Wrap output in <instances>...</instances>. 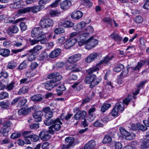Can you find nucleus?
<instances>
[{"label": "nucleus", "instance_id": "nucleus-49", "mask_svg": "<svg viewBox=\"0 0 149 149\" xmlns=\"http://www.w3.org/2000/svg\"><path fill=\"white\" fill-rule=\"evenodd\" d=\"M30 11H31L30 7H26L19 10V12L22 13H25Z\"/></svg>", "mask_w": 149, "mask_h": 149}, {"label": "nucleus", "instance_id": "nucleus-20", "mask_svg": "<svg viewBox=\"0 0 149 149\" xmlns=\"http://www.w3.org/2000/svg\"><path fill=\"white\" fill-rule=\"evenodd\" d=\"M61 52V50L60 49L57 48L51 52L49 56V57L51 58H54L58 56Z\"/></svg>", "mask_w": 149, "mask_h": 149}, {"label": "nucleus", "instance_id": "nucleus-45", "mask_svg": "<svg viewBox=\"0 0 149 149\" xmlns=\"http://www.w3.org/2000/svg\"><path fill=\"white\" fill-rule=\"evenodd\" d=\"M9 94L7 92H2L0 93V100H2L7 98Z\"/></svg>", "mask_w": 149, "mask_h": 149}, {"label": "nucleus", "instance_id": "nucleus-44", "mask_svg": "<svg viewBox=\"0 0 149 149\" xmlns=\"http://www.w3.org/2000/svg\"><path fill=\"white\" fill-rule=\"evenodd\" d=\"M49 13L52 17H54L56 16H58L60 14V13L56 10H51Z\"/></svg>", "mask_w": 149, "mask_h": 149}, {"label": "nucleus", "instance_id": "nucleus-21", "mask_svg": "<svg viewBox=\"0 0 149 149\" xmlns=\"http://www.w3.org/2000/svg\"><path fill=\"white\" fill-rule=\"evenodd\" d=\"M83 13L80 11L74 12L71 15V17L74 19H79L82 17Z\"/></svg>", "mask_w": 149, "mask_h": 149}, {"label": "nucleus", "instance_id": "nucleus-50", "mask_svg": "<svg viewBox=\"0 0 149 149\" xmlns=\"http://www.w3.org/2000/svg\"><path fill=\"white\" fill-rule=\"evenodd\" d=\"M72 115L70 114H68L65 116H64L63 114H61L60 116V117L62 120H64L65 119L67 120L70 119L71 117L72 116Z\"/></svg>", "mask_w": 149, "mask_h": 149}, {"label": "nucleus", "instance_id": "nucleus-23", "mask_svg": "<svg viewBox=\"0 0 149 149\" xmlns=\"http://www.w3.org/2000/svg\"><path fill=\"white\" fill-rule=\"evenodd\" d=\"M95 146V142L94 140H91L84 146V149H93Z\"/></svg>", "mask_w": 149, "mask_h": 149}, {"label": "nucleus", "instance_id": "nucleus-27", "mask_svg": "<svg viewBox=\"0 0 149 149\" xmlns=\"http://www.w3.org/2000/svg\"><path fill=\"white\" fill-rule=\"evenodd\" d=\"M31 11L33 13H35L40 11L43 8V6L39 5V6H34L30 7Z\"/></svg>", "mask_w": 149, "mask_h": 149}, {"label": "nucleus", "instance_id": "nucleus-43", "mask_svg": "<svg viewBox=\"0 0 149 149\" xmlns=\"http://www.w3.org/2000/svg\"><path fill=\"white\" fill-rule=\"evenodd\" d=\"M29 137L31 140L33 142H36L39 139V136L36 134L30 135Z\"/></svg>", "mask_w": 149, "mask_h": 149}, {"label": "nucleus", "instance_id": "nucleus-11", "mask_svg": "<svg viewBox=\"0 0 149 149\" xmlns=\"http://www.w3.org/2000/svg\"><path fill=\"white\" fill-rule=\"evenodd\" d=\"M52 134L49 131V129L48 130H44L40 132L39 136L40 139L43 141L48 140L51 138V136L50 134Z\"/></svg>", "mask_w": 149, "mask_h": 149}, {"label": "nucleus", "instance_id": "nucleus-59", "mask_svg": "<svg viewBox=\"0 0 149 149\" xmlns=\"http://www.w3.org/2000/svg\"><path fill=\"white\" fill-rule=\"evenodd\" d=\"M38 66V64L36 62H33L31 63L30 66V68L33 70L36 69Z\"/></svg>", "mask_w": 149, "mask_h": 149}, {"label": "nucleus", "instance_id": "nucleus-8", "mask_svg": "<svg viewBox=\"0 0 149 149\" xmlns=\"http://www.w3.org/2000/svg\"><path fill=\"white\" fill-rule=\"evenodd\" d=\"M54 21L49 18L42 19L40 21L39 25L43 28H47L53 26Z\"/></svg>", "mask_w": 149, "mask_h": 149}, {"label": "nucleus", "instance_id": "nucleus-53", "mask_svg": "<svg viewBox=\"0 0 149 149\" xmlns=\"http://www.w3.org/2000/svg\"><path fill=\"white\" fill-rule=\"evenodd\" d=\"M50 1V0H40L38 2V4L39 5L43 6L44 8L45 5L49 3Z\"/></svg>", "mask_w": 149, "mask_h": 149}, {"label": "nucleus", "instance_id": "nucleus-2", "mask_svg": "<svg viewBox=\"0 0 149 149\" xmlns=\"http://www.w3.org/2000/svg\"><path fill=\"white\" fill-rule=\"evenodd\" d=\"M93 68V66L87 70L86 71L88 72V74L84 80L86 84H90V87L91 88H92L97 85L101 81L100 79L97 78L96 76L94 74H92L96 71L91 72V73L89 72L88 70Z\"/></svg>", "mask_w": 149, "mask_h": 149}, {"label": "nucleus", "instance_id": "nucleus-5", "mask_svg": "<svg viewBox=\"0 0 149 149\" xmlns=\"http://www.w3.org/2000/svg\"><path fill=\"white\" fill-rule=\"evenodd\" d=\"M98 43V41L96 39L91 37L87 40L85 47L87 49L90 50L95 47Z\"/></svg>", "mask_w": 149, "mask_h": 149}, {"label": "nucleus", "instance_id": "nucleus-32", "mask_svg": "<svg viewBox=\"0 0 149 149\" xmlns=\"http://www.w3.org/2000/svg\"><path fill=\"white\" fill-rule=\"evenodd\" d=\"M111 104L109 103H104L101 107V111L103 113L109 109L111 107Z\"/></svg>", "mask_w": 149, "mask_h": 149}, {"label": "nucleus", "instance_id": "nucleus-17", "mask_svg": "<svg viewBox=\"0 0 149 149\" xmlns=\"http://www.w3.org/2000/svg\"><path fill=\"white\" fill-rule=\"evenodd\" d=\"M86 115V112L85 111H78L74 116V118L76 120L80 119H84Z\"/></svg>", "mask_w": 149, "mask_h": 149}, {"label": "nucleus", "instance_id": "nucleus-51", "mask_svg": "<svg viewBox=\"0 0 149 149\" xmlns=\"http://www.w3.org/2000/svg\"><path fill=\"white\" fill-rule=\"evenodd\" d=\"M21 135V134L20 133L16 132L12 134L11 135L10 137L12 139H15L20 137Z\"/></svg>", "mask_w": 149, "mask_h": 149}, {"label": "nucleus", "instance_id": "nucleus-26", "mask_svg": "<svg viewBox=\"0 0 149 149\" xmlns=\"http://www.w3.org/2000/svg\"><path fill=\"white\" fill-rule=\"evenodd\" d=\"M86 23L82 21L75 25L73 28L76 31H78L84 28L86 25Z\"/></svg>", "mask_w": 149, "mask_h": 149}, {"label": "nucleus", "instance_id": "nucleus-4", "mask_svg": "<svg viewBox=\"0 0 149 149\" xmlns=\"http://www.w3.org/2000/svg\"><path fill=\"white\" fill-rule=\"evenodd\" d=\"M62 124V123L61 121L59 118H57L54 120L53 124L51 126L49 127V131L50 132L53 134L54 133V131L53 130L56 131H58L60 129L61 127V125Z\"/></svg>", "mask_w": 149, "mask_h": 149}, {"label": "nucleus", "instance_id": "nucleus-7", "mask_svg": "<svg viewBox=\"0 0 149 149\" xmlns=\"http://www.w3.org/2000/svg\"><path fill=\"white\" fill-rule=\"evenodd\" d=\"M88 34L87 33H83L79 35L77 37V42H78V45L81 47L84 45H86L87 40L86 39L88 37Z\"/></svg>", "mask_w": 149, "mask_h": 149}, {"label": "nucleus", "instance_id": "nucleus-31", "mask_svg": "<svg viewBox=\"0 0 149 149\" xmlns=\"http://www.w3.org/2000/svg\"><path fill=\"white\" fill-rule=\"evenodd\" d=\"M38 42H40L42 44H44L46 43L47 40L46 39V37L44 35H42L39 36L37 38Z\"/></svg>", "mask_w": 149, "mask_h": 149}, {"label": "nucleus", "instance_id": "nucleus-46", "mask_svg": "<svg viewBox=\"0 0 149 149\" xmlns=\"http://www.w3.org/2000/svg\"><path fill=\"white\" fill-rule=\"evenodd\" d=\"M85 33H87L88 34V37L90 33H92L94 31V29L93 27L91 26H89L87 27L85 29Z\"/></svg>", "mask_w": 149, "mask_h": 149}, {"label": "nucleus", "instance_id": "nucleus-18", "mask_svg": "<svg viewBox=\"0 0 149 149\" xmlns=\"http://www.w3.org/2000/svg\"><path fill=\"white\" fill-rule=\"evenodd\" d=\"M71 5L72 3L70 1L65 0L63 1L61 4V8L62 10H66Z\"/></svg>", "mask_w": 149, "mask_h": 149}, {"label": "nucleus", "instance_id": "nucleus-33", "mask_svg": "<svg viewBox=\"0 0 149 149\" xmlns=\"http://www.w3.org/2000/svg\"><path fill=\"white\" fill-rule=\"evenodd\" d=\"M17 66L16 63L14 61H12L8 63L7 67L9 69H12L15 68Z\"/></svg>", "mask_w": 149, "mask_h": 149}, {"label": "nucleus", "instance_id": "nucleus-42", "mask_svg": "<svg viewBox=\"0 0 149 149\" xmlns=\"http://www.w3.org/2000/svg\"><path fill=\"white\" fill-rule=\"evenodd\" d=\"M149 142V140L145 139L144 141H141V147L142 148H145L148 146L147 143Z\"/></svg>", "mask_w": 149, "mask_h": 149}, {"label": "nucleus", "instance_id": "nucleus-48", "mask_svg": "<svg viewBox=\"0 0 149 149\" xmlns=\"http://www.w3.org/2000/svg\"><path fill=\"white\" fill-rule=\"evenodd\" d=\"M0 105L1 108L5 109H8L9 106V104L8 102H1Z\"/></svg>", "mask_w": 149, "mask_h": 149}, {"label": "nucleus", "instance_id": "nucleus-24", "mask_svg": "<svg viewBox=\"0 0 149 149\" xmlns=\"http://www.w3.org/2000/svg\"><path fill=\"white\" fill-rule=\"evenodd\" d=\"M42 46L37 45L35 46L33 48L30 49L29 51L30 53L37 54V53L42 49Z\"/></svg>", "mask_w": 149, "mask_h": 149}, {"label": "nucleus", "instance_id": "nucleus-39", "mask_svg": "<svg viewBox=\"0 0 149 149\" xmlns=\"http://www.w3.org/2000/svg\"><path fill=\"white\" fill-rule=\"evenodd\" d=\"M112 141V138L108 135H106L104 137L102 142L104 144L108 143Z\"/></svg>", "mask_w": 149, "mask_h": 149}, {"label": "nucleus", "instance_id": "nucleus-3", "mask_svg": "<svg viewBox=\"0 0 149 149\" xmlns=\"http://www.w3.org/2000/svg\"><path fill=\"white\" fill-rule=\"evenodd\" d=\"M114 57L113 55H109L104 57L99 61V63L96 64V65H93L92 68L88 70L89 72L91 73V72L99 70L100 69L102 68V64H106L109 61L111 60Z\"/></svg>", "mask_w": 149, "mask_h": 149}, {"label": "nucleus", "instance_id": "nucleus-55", "mask_svg": "<svg viewBox=\"0 0 149 149\" xmlns=\"http://www.w3.org/2000/svg\"><path fill=\"white\" fill-rule=\"evenodd\" d=\"M64 30L63 28H59L56 29L54 30V33L57 34H59L64 32Z\"/></svg>", "mask_w": 149, "mask_h": 149}, {"label": "nucleus", "instance_id": "nucleus-10", "mask_svg": "<svg viewBox=\"0 0 149 149\" xmlns=\"http://www.w3.org/2000/svg\"><path fill=\"white\" fill-rule=\"evenodd\" d=\"M47 77L49 79H52L50 81L54 82H58L62 79V77L59 73L55 72L52 73L47 76Z\"/></svg>", "mask_w": 149, "mask_h": 149}, {"label": "nucleus", "instance_id": "nucleus-63", "mask_svg": "<svg viewBox=\"0 0 149 149\" xmlns=\"http://www.w3.org/2000/svg\"><path fill=\"white\" fill-rule=\"evenodd\" d=\"M39 127L38 124L34 123L30 125V127L32 130H36Z\"/></svg>", "mask_w": 149, "mask_h": 149}, {"label": "nucleus", "instance_id": "nucleus-9", "mask_svg": "<svg viewBox=\"0 0 149 149\" xmlns=\"http://www.w3.org/2000/svg\"><path fill=\"white\" fill-rule=\"evenodd\" d=\"M119 131L122 135L125 136V139L127 140H130L134 139L135 135L134 133L130 134L122 127L119 128Z\"/></svg>", "mask_w": 149, "mask_h": 149}, {"label": "nucleus", "instance_id": "nucleus-22", "mask_svg": "<svg viewBox=\"0 0 149 149\" xmlns=\"http://www.w3.org/2000/svg\"><path fill=\"white\" fill-rule=\"evenodd\" d=\"M18 28L16 25L10 27L7 31L8 33L10 35L12 33H16L18 32Z\"/></svg>", "mask_w": 149, "mask_h": 149}, {"label": "nucleus", "instance_id": "nucleus-40", "mask_svg": "<svg viewBox=\"0 0 149 149\" xmlns=\"http://www.w3.org/2000/svg\"><path fill=\"white\" fill-rule=\"evenodd\" d=\"M28 90V87L24 86L19 89L18 92V95H19L24 93L27 92Z\"/></svg>", "mask_w": 149, "mask_h": 149}, {"label": "nucleus", "instance_id": "nucleus-38", "mask_svg": "<svg viewBox=\"0 0 149 149\" xmlns=\"http://www.w3.org/2000/svg\"><path fill=\"white\" fill-rule=\"evenodd\" d=\"M134 20L136 23L140 24L143 22V18L142 16L140 15H138L135 17Z\"/></svg>", "mask_w": 149, "mask_h": 149}, {"label": "nucleus", "instance_id": "nucleus-16", "mask_svg": "<svg viewBox=\"0 0 149 149\" xmlns=\"http://www.w3.org/2000/svg\"><path fill=\"white\" fill-rule=\"evenodd\" d=\"M42 112L38 111L33 114V117L35 121L36 122H39L42 120V116L43 115Z\"/></svg>", "mask_w": 149, "mask_h": 149}, {"label": "nucleus", "instance_id": "nucleus-57", "mask_svg": "<svg viewBox=\"0 0 149 149\" xmlns=\"http://www.w3.org/2000/svg\"><path fill=\"white\" fill-rule=\"evenodd\" d=\"M31 53L29 54L28 57V59L29 61H30L34 60L36 58V55H34V53Z\"/></svg>", "mask_w": 149, "mask_h": 149}, {"label": "nucleus", "instance_id": "nucleus-62", "mask_svg": "<svg viewBox=\"0 0 149 149\" xmlns=\"http://www.w3.org/2000/svg\"><path fill=\"white\" fill-rule=\"evenodd\" d=\"M19 100V105L20 106L24 105L27 102L26 100L24 98L21 99H20Z\"/></svg>", "mask_w": 149, "mask_h": 149}, {"label": "nucleus", "instance_id": "nucleus-35", "mask_svg": "<svg viewBox=\"0 0 149 149\" xmlns=\"http://www.w3.org/2000/svg\"><path fill=\"white\" fill-rule=\"evenodd\" d=\"M10 53L9 50L7 49H2L0 52V54L3 56H8Z\"/></svg>", "mask_w": 149, "mask_h": 149}, {"label": "nucleus", "instance_id": "nucleus-54", "mask_svg": "<svg viewBox=\"0 0 149 149\" xmlns=\"http://www.w3.org/2000/svg\"><path fill=\"white\" fill-rule=\"evenodd\" d=\"M93 125L95 127H102L103 126V124L99 120H97L94 122Z\"/></svg>", "mask_w": 149, "mask_h": 149}, {"label": "nucleus", "instance_id": "nucleus-61", "mask_svg": "<svg viewBox=\"0 0 149 149\" xmlns=\"http://www.w3.org/2000/svg\"><path fill=\"white\" fill-rule=\"evenodd\" d=\"M20 27L22 31H24L26 29L27 25H26L25 23L21 22L20 24Z\"/></svg>", "mask_w": 149, "mask_h": 149}, {"label": "nucleus", "instance_id": "nucleus-64", "mask_svg": "<svg viewBox=\"0 0 149 149\" xmlns=\"http://www.w3.org/2000/svg\"><path fill=\"white\" fill-rule=\"evenodd\" d=\"M115 144L116 149H121L122 147V144L119 142H116Z\"/></svg>", "mask_w": 149, "mask_h": 149}, {"label": "nucleus", "instance_id": "nucleus-25", "mask_svg": "<svg viewBox=\"0 0 149 149\" xmlns=\"http://www.w3.org/2000/svg\"><path fill=\"white\" fill-rule=\"evenodd\" d=\"M33 109V107H30L28 109H25L24 108H22L20 109L18 111V113L19 115H25L27 114L30 111V110Z\"/></svg>", "mask_w": 149, "mask_h": 149}, {"label": "nucleus", "instance_id": "nucleus-14", "mask_svg": "<svg viewBox=\"0 0 149 149\" xmlns=\"http://www.w3.org/2000/svg\"><path fill=\"white\" fill-rule=\"evenodd\" d=\"M74 23L68 21L62 20L58 24V26L64 27L69 28L72 27Z\"/></svg>", "mask_w": 149, "mask_h": 149}, {"label": "nucleus", "instance_id": "nucleus-60", "mask_svg": "<svg viewBox=\"0 0 149 149\" xmlns=\"http://www.w3.org/2000/svg\"><path fill=\"white\" fill-rule=\"evenodd\" d=\"M54 120L52 119L51 120L47 119L44 121V124L47 126H49L50 125H52L53 124Z\"/></svg>", "mask_w": 149, "mask_h": 149}, {"label": "nucleus", "instance_id": "nucleus-47", "mask_svg": "<svg viewBox=\"0 0 149 149\" xmlns=\"http://www.w3.org/2000/svg\"><path fill=\"white\" fill-rule=\"evenodd\" d=\"M28 63L26 61H24L22 63H21L19 66L18 69L19 70H22L25 68L27 65Z\"/></svg>", "mask_w": 149, "mask_h": 149}, {"label": "nucleus", "instance_id": "nucleus-29", "mask_svg": "<svg viewBox=\"0 0 149 149\" xmlns=\"http://www.w3.org/2000/svg\"><path fill=\"white\" fill-rule=\"evenodd\" d=\"M10 129V127H3L0 130V133H1L3 136H8Z\"/></svg>", "mask_w": 149, "mask_h": 149}, {"label": "nucleus", "instance_id": "nucleus-30", "mask_svg": "<svg viewBox=\"0 0 149 149\" xmlns=\"http://www.w3.org/2000/svg\"><path fill=\"white\" fill-rule=\"evenodd\" d=\"M111 36L116 41H121L122 39V37L119 36L117 33H114L112 34Z\"/></svg>", "mask_w": 149, "mask_h": 149}, {"label": "nucleus", "instance_id": "nucleus-19", "mask_svg": "<svg viewBox=\"0 0 149 149\" xmlns=\"http://www.w3.org/2000/svg\"><path fill=\"white\" fill-rule=\"evenodd\" d=\"M77 42V39L76 38L69 39L66 41L65 47L66 49L69 48L74 45Z\"/></svg>", "mask_w": 149, "mask_h": 149}, {"label": "nucleus", "instance_id": "nucleus-1", "mask_svg": "<svg viewBox=\"0 0 149 149\" xmlns=\"http://www.w3.org/2000/svg\"><path fill=\"white\" fill-rule=\"evenodd\" d=\"M135 99L134 96H132L131 95H129L127 97L123 100V102H120L117 103L113 109L111 114L113 116H115L118 115V113H121L124 110V104L126 105L128 104L130 100L132 98Z\"/></svg>", "mask_w": 149, "mask_h": 149}, {"label": "nucleus", "instance_id": "nucleus-34", "mask_svg": "<svg viewBox=\"0 0 149 149\" xmlns=\"http://www.w3.org/2000/svg\"><path fill=\"white\" fill-rule=\"evenodd\" d=\"M143 65V63L141 61L137 63V65L133 68V70L139 72Z\"/></svg>", "mask_w": 149, "mask_h": 149}, {"label": "nucleus", "instance_id": "nucleus-52", "mask_svg": "<svg viewBox=\"0 0 149 149\" xmlns=\"http://www.w3.org/2000/svg\"><path fill=\"white\" fill-rule=\"evenodd\" d=\"M48 56V54L45 51L42 52L40 54V57L42 60L46 59Z\"/></svg>", "mask_w": 149, "mask_h": 149}, {"label": "nucleus", "instance_id": "nucleus-56", "mask_svg": "<svg viewBox=\"0 0 149 149\" xmlns=\"http://www.w3.org/2000/svg\"><path fill=\"white\" fill-rule=\"evenodd\" d=\"M53 116V113L52 111H50L48 113H45V116L46 119H49L52 118Z\"/></svg>", "mask_w": 149, "mask_h": 149}, {"label": "nucleus", "instance_id": "nucleus-36", "mask_svg": "<svg viewBox=\"0 0 149 149\" xmlns=\"http://www.w3.org/2000/svg\"><path fill=\"white\" fill-rule=\"evenodd\" d=\"M65 87L63 85H59L58 86V88L56 90V92L57 93V95L58 96L61 95L62 93V91L65 90Z\"/></svg>", "mask_w": 149, "mask_h": 149}, {"label": "nucleus", "instance_id": "nucleus-13", "mask_svg": "<svg viewBox=\"0 0 149 149\" xmlns=\"http://www.w3.org/2000/svg\"><path fill=\"white\" fill-rule=\"evenodd\" d=\"M43 33V31L42 28L39 27L34 28L31 32V35L33 37H37Z\"/></svg>", "mask_w": 149, "mask_h": 149}, {"label": "nucleus", "instance_id": "nucleus-28", "mask_svg": "<svg viewBox=\"0 0 149 149\" xmlns=\"http://www.w3.org/2000/svg\"><path fill=\"white\" fill-rule=\"evenodd\" d=\"M43 99L42 95L37 94L32 96L31 98V100L33 101L38 102L41 101Z\"/></svg>", "mask_w": 149, "mask_h": 149}, {"label": "nucleus", "instance_id": "nucleus-12", "mask_svg": "<svg viewBox=\"0 0 149 149\" xmlns=\"http://www.w3.org/2000/svg\"><path fill=\"white\" fill-rule=\"evenodd\" d=\"M81 58V54H76L69 57L67 60V62L73 64L78 61Z\"/></svg>", "mask_w": 149, "mask_h": 149}, {"label": "nucleus", "instance_id": "nucleus-6", "mask_svg": "<svg viewBox=\"0 0 149 149\" xmlns=\"http://www.w3.org/2000/svg\"><path fill=\"white\" fill-rule=\"evenodd\" d=\"M66 145L63 144L61 146V149H68L71 146H74V138L72 137H68L65 139Z\"/></svg>", "mask_w": 149, "mask_h": 149}, {"label": "nucleus", "instance_id": "nucleus-15", "mask_svg": "<svg viewBox=\"0 0 149 149\" xmlns=\"http://www.w3.org/2000/svg\"><path fill=\"white\" fill-rule=\"evenodd\" d=\"M60 82H54L50 81H48L45 85V88L48 90H50L52 89L54 86H56L59 84Z\"/></svg>", "mask_w": 149, "mask_h": 149}, {"label": "nucleus", "instance_id": "nucleus-37", "mask_svg": "<svg viewBox=\"0 0 149 149\" xmlns=\"http://www.w3.org/2000/svg\"><path fill=\"white\" fill-rule=\"evenodd\" d=\"M124 68V66L121 64H119L116 65L114 68L113 71L116 72H118L120 71Z\"/></svg>", "mask_w": 149, "mask_h": 149}, {"label": "nucleus", "instance_id": "nucleus-41", "mask_svg": "<svg viewBox=\"0 0 149 149\" xmlns=\"http://www.w3.org/2000/svg\"><path fill=\"white\" fill-rule=\"evenodd\" d=\"M35 74L36 73L35 71L31 69L27 71L26 75L28 77H31L35 75Z\"/></svg>", "mask_w": 149, "mask_h": 149}, {"label": "nucleus", "instance_id": "nucleus-58", "mask_svg": "<svg viewBox=\"0 0 149 149\" xmlns=\"http://www.w3.org/2000/svg\"><path fill=\"white\" fill-rule=\"evenodd\" d=\"M15 83L12 82L9 84L7 85L6 86V88L8 91H10L12 90L14 87V84Z\"/></svg>", "mask_w": 149, "mask_h": 149}]
</instances>
